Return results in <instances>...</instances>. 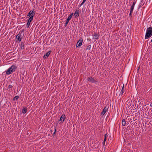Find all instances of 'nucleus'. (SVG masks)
<instances>
[{
	"label": "nucleus",
	"mask_w": 152,
	"mask_h": 152,
	"mask_svg": "<svg viewBox=\"0 0 152 152\" xmlns=\"http://www.w3.org/2000/svg\"><path fill=\"white\" fill-rule=\"evenodd\" d=\"M83 42V39L82 38H80L76 44V47H79L81 46L82 45Z\"/></svg>",
	"instance_id": "7ed1b4c3"
},
{
	"label": "nucleus",
	"mask_w": 152,
	"mask_h": 152,
	"mask_svg": "<svg viewBox=\"0 0 152 152\" xmlns=\"http://www.w3.org/2000/svg\"><path fill=\"white\" fill-rule=\"evenodd\" d=\"M17 67L16 66L14 65L12 66L8 69L6 72V74L9 75L15 71Z\"/></svg>",
	"instance_id": "f03ea898"
},
{
	"label": "nucleus",
	"mask_w": 152,
	"mask_h": 152,
	"mask_svg": "<svg viewBox=\"0 0 152 152\" xmlns=\"http://www.w3.org/2000/svg\"><path fill=\"white\" fill-rule=\"evenodd\" d=\"M135 4V3L134 2L132 4V5L131 6V7H134Z\"/></svg>",
	"instance_id": "b1692460"
},
{
	"label": "nucleus",
	"mask_w": 152,
	"mask_h": 152,
	"mask_svg": "<svg viewBox=\"0 0 152 152\" xmlns=\"http://www.w3.org/2000/svg\"><path fill=\"white\" fill-rule=\"evenodd\" d=\"M33 16H31L28 20V22L30 23L33 20Z\"/></svg>",
	"instance_id": "ddd939ff"
},
{
	"label": "nucleus",
	"mask_w": 152,
	"mask_h": 152,
	"mask_svg": "<svg viewBox=\"0 0 152 152\" xmlns=\"http://www.w3.org/2000/svg\"><path fill=\"white\" fill-rule=\"evenodd\" d=\"M65 119V115H62L60 119V121H61L62 122H63Z\"/></svg>",
	"instance_id": "0eeeda50"
},
{
	"label": "nucleus",
	"mask_w": 152,
	"mask_h": 152,
	"mask_svg": "<svg viewBox=\"0 0 152 152\" xmlns=\"http://www.w3.org/2000/svg\"><path fill=\"white\" fill-rule=\"evenodd\" d=\"M107 110L108 107L107 106L105 107L104 108L102 112L101 113V115H104Z\"/></svg>",
	"instance_id": "39448f33"
},
{
	"label": "nucleus",
	"mask_w": 152,
	"mask_h": 152,
	"mask_svg": "<svg viewBox=\"0 0 152 152\" xmlns=\"http://www.w3.org/2000/svg\"><path fill=\"white\" fill-rule=\"evenodd\" d=\"M152 36V27H149L147 28L146 31L145 39H147Z\"/></svg>",
	"instance_id": "f257e3e1"
},
{
	"label": "nucleus",
	"mask_w": 152,
	"mask_h": 152,
	"mask_svg": "<svg viewBox=\"0 0 152 152\" xmlns=\"http://www.w3.org/2000/svg\"><path fill=\"white\" fill-rule=\"evenodd\" d=\"M19 97L18 96H15L13 98V100H16L19 98Z\"/></svg>",
	"instance_id": "6ab92c4d"
},
{
	"label": "nucleus",
	"mask_w": 152,
	"mask_h": 152,
	"mask_svg": "<svg viewBox=\"0 0 152 152\" xmlns=\"http://www.w3.org/2000/svg\"><path fill=\"white\" fill-rule=\"evenodd\" d=\"M86 0H83V2L84 3L86 2Z\"/></svg>",
	"instance_id": "cd10ccee"
},
{
	"label": "nucleus",
	"mask_w": 152,
	"mask_h": 152,
	"mask_svg": "<svg viewBox=\"0 0 152 152\" xmlns=\"http://www.w3.org/2000/svg\"><path fill=\"white\" fill-rule=\"evenodd\" d=\"M150 106L151 107H152V103L150 104Z\"/></svg>",
	"instance_id": "c85d7f7f"
},
{
	"label": "nucleus",
	"mask_w": 152,
	"mask_h": 152,
	"mask_svg": "<svg viewBox=\"0 0 152 152\" xmlns=\"http://www.w3.org/2000/svg\"><path fill=\"white\" fill-rule=\"evenodd\" d=\"M134 7H131L130 12L129 13V16H131V15L132 14L133 11V10H134Z\"/></svg>",
	"instance_id": "9d476101"
},
{
	"label": "nucleus",
	"mask_w": 152,
	"mask_h": 152,
	"mask_svg": "<svg viewBox=\"0 0 152 152\" xmlns=\"http://www.w3.org/2000/svg\"><path fill=\"white\" fill-rule=\"evenodd\" d=\"M107 137V134H105L104 135V138H106Z\"/></svg>",
	"instance_id": "bb28decb"
},
{
	"label": "nucleus",
	"mask_w": 152,
	"mask_h": 152,
	"mask_svg": "<svg viewBox=\"0 0 152 152\" xmlns=\"http://www.w3.org/2000/svg\"><path fill=\"white\" fill-rule=\"evenodd\" d=\"M16 38L19 41V42H20L21 40V35L20 34H18L16 36Z\"/></svg>",
	"instance_id": "6e6552de"
},
{
	"label": "nucleus",
	"mask_w": 152,
	"mask_h": 152,
	"mask_svg": "<svg viewBox=\"0 0 152 152\" xmlns=\"http://www.w3.org/2000/svg\"><path fill=\"white\" fill-rule=\"evenodd\" d=\"M55 130H56V129H55ZM55 132H54V133H55Z\"/></svg>",
	"instance_id": "7c9ffc66"
},
{
	"label": "nucleus",
	"mask_w": 152,
	"mask_h": 152,
	"mask_svg": "<svg viewBox=\"0 0 152 152\" xmlns=\"http://www.w3.org/2000/svg\"><path fill=\"white\" fill-rule=\"evenodd\" d=\"M71 19L69 17H68L67 19H66V23L65 24V26H66L68 23H69V20Z\"/></svg>",
	"instance_id": "4468645a"
},
{
	"label": "nucleus",
	"mask_w": 152,
	"mask_h": 152,
	"mask_svg": "<svg viewBox=\"0 0 152 152\" xmlns=\"http://www.w3.org/2000/svg\"><path fill=\"white\" fill-rule=\"evenodd\" d=\"M35 14V12L33 10L30 11L28 14L27 16L30 17L31 16L34 17Z\"/></svg>",
	"instance_id": "20e7f679"
},
{
	"label": "nucleus",
	"mask_w": 152,
	"mask_h": 152,
	"mask_svg": "<svg viewBox=\"0 0 152 152\" xmlns=\"http://www.w3.org/2000/svg\"><path fill=\"white\" fill-rule=\"evenodd\" d=\"M12 87V86L11 85H10L9 86L8 88H11Z\"/></svg>",
	"instance_id": "a878e982"
},
{
	"label": "nucleus",
	"mask_w": 152,
	"mask_h": 152,
	"mask_svg": "<svg viewBox=\"0 0 152 152\" xmlns=\"http://www.w3.org/2000/svg\"><path fill=\"white\" fill-rule=\"evenodd\" d=\"M24 45L23 43H21L20 45V47L22 50H23L24 49Z\"/></svg>",
	"instance_id": "f3484780"
},
{
	"label": "nucleus",
	"mask_w": 152,
	"mask_h": 152,
	"mask_svg": "<svg viewBox=\"0 0 152 152\" xmlns=\"http://www.w3.org/2000/svg\"><path fill=\"white\" fill-rule=\"evenodd\" d=\"M79 11L78 10H77L75 11V13H74V16H75V17H77L79 16Z\"/></svg>",
	"instance_id": "1a4fd4ad"
},
{
	"label": "nucleus",
	"mask_w": 152,
	"mask_h": 152,
	"mask_svg": "<svg viewBox=\"0 0 152 152\" xmlns=\"http://www.w3.org/2000/svg\"><path fill=\"white\" fill-rule=\"evenodd\" d=\"M84 4V3L83 2H82L80 4V5L79 6V7H80L83 4Z\"/></svg>",
	"instance_id": "393cba45"
},
{
	"label": "nucleus",
	"mask_w": 152,
	"mask_h": 152,
	"mask_svg": "<svg viewBox=\"0 0 152 152\" xmlns=\"http://www.w3.org/2000/svg\"><path fill=\"white\" fill-rule=\"evenodd\" d=\"M106 140V138H104V142H103V145H104V144H105V141Z\"/></svg>",
	"instance_id": "5701e85b"
},
{
	"label": "nucleus",
	"mask_w": 152,
	"mask_h": 152,
	"mask_svg": "<svg viewBox=\"0 0 152 152\" xmlns=\"http://www.w3.org/2000/svg\"><path fill=\"white\" fill-rule=\"evenodd\" d=\"M122 124L123 126H124L126 125V121L125 119H123L122 121Z\"/></svg>",
	"instance_id": "dca6fc26"
},
{
	"label": "nucleus",
	"mask_w": 152,
	"mask_h": 152,
	"mask_svg": "<svg viewBox=\"0 0 152 152\" xmlns=\"http://www.w3.org/2000/svg\"><path fill=\"white\" fill-rule=\"evenodd\" d=\"M124 85L123 86V87L122 89V90L121 91V92H120V94H119V96L120 95H122L123 94V93H124Z\"/></svg>",
	"instance_id": "f8f14e48"
},
{
	"label": "nucleus",
	"mask_w": 152,
	"mask_h": 152,
	"mask_svg": "<svg viewBox=\"0 0 152 152\" xmlns=\"http://www.w3.org/2000/svg\"><path fill=\"white\" fill-rule=\"evenodd\" d=\"M98 37L99 36L98 35L95 34L93 36V39H97L98 38Z\"/></svg>",
	"instance_id": "2eb2a0df"
},
{
	"label": "nucleus",
	"mask_w": 152,
	"mask_h": 152,
	"mask_svg": "<svg viewBox=\"0 0 152 152\" xmlns=\"http://www.w3.org/2000/svg\"><path fill=\"white\" fill-rule=\"evenodd\" d=\"M88 80L90 82L95 83L96 81L92 77H89L88 78Z\"/></svg>",
	"instance_id": "423d86ee"
},
{
	"label": "nucleus",
	"mask_w": 152,
	"mask_h": 152,
	"mask_svg": "<svg viewBox=\"0 0 152 152\" xmlns=\"http://www.w3.org/2000/svg\"><path fill=\"white\" fill-rule=\"evenodd\" d=\"M50 53V51L48 52L47 53H46V54L43 57V58H46V57L45 56H46L47 57H48V56H49Z\"/></svg>",
	"instance_id": "9b49d317"
},
{
	"label": "nucleus",
	"mask_w": 152,
	"mask_h": 152,
	"mask_svg": "<svg viewBox=\"0 0 152 152\" xmlns=\"http://www.w3.org/2000/svg\"><path fill=\"white\" fill-rule=\"evenodd\" d=\"M91 45H89L88 46H87V48H86V50H89L91 48Z\"/></svg>",
	"instance_id": "aec40b11"
},
{
	"label": "nucleus",
	"mask_w": 152,
	"mask_h": 152,
	"mask_svg": "<svg viewBox=\"0 0 152 152\" xmlns=\"http://www.w3.org/2000/svg\"><path fill=\"white\" fill-rule=\"evenodd\" d=\"M73 14V13H72L68 17L70 18L71 19Z\"/></svg>",
	"instance_id": "4be33fe9"
},
{
	"label": "nucleus",
	"mask_w": 152,
	"mask_h": 152,
	"mask_svg": "<svg viewBox=\"0 0 152 152\" xmlns=\"http://www.w3.org/2000/svg\"><path fill=\"white\" fill-rule=\"evenodd\" d=\"M27 110L26 108H23L22 109V113L23 114L25 113L26 112Z\"/></svg>",
	"instance_id": "a211bd4d"
},
{
	"label": "nucleus",
	"mask_w": 152,
	"mask_h": 152,
	"mask_svg": "<svg viewBox=\"0 0 152 152\" xmlns=\"http://www.w3.org/2000/svg\"><path fill=\"white\" fill-rule=\"evenodd\" d=\"M24 31V30H22V31H23V32Z\"/></svg>",
	"instance_id": "c756f323"
},
{
	"label": "nucleus",
	"mask_w": 152,
	"mask_h": 152,
	"mask_svg": "<svg viewBox=\"0 0 152 152\" xmlns=\"http://www.w3.org/2000/svg\"><path fill=\"white\" fill-rule=\"evenodd\" d=\"M30 24V23L28 22L26 25V27L27 28H28Z\"/></svg>",
	"instance_id": "412c9836"
}]
</instances>
